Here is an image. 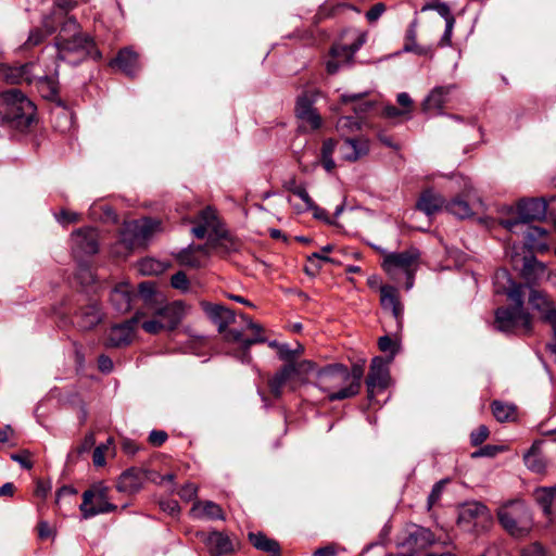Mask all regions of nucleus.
Instances as JSON below:
<instances>
[{
	"mask_svg": "<svg viewBox=\"0 0 556 556\" xmlns=\"http://www.w3.org/2000/svg\"><path fill=\"white\" fill-rule=\"evenodd\" d=\"M143 482L142 473L135 468L124 471L117 481V490L123 493H136L138 492Z\"/></svg>",
	"mask_w": 556,
	"mask_h": 556,
	"instance_id": "obj_37",
	"label": "nucleus"
},
{
	"mask_svg": "<svg viewBox=\"0 0 556 556\" xmlns=\"http://www.w3.org/2000/svg\"><path fill=\"white\" fill-rule=\"evenodd\" d=\"M501 526L513 536H526L532 528V514L528 505L519 498L503 504L497 510Z\"/></svg>",
	"mask_w": 556,
	"mask_h": 556,
	"instance_id": "obj_5",
	"label": "nucleus"
},
{
	"mask_svg": "<svg viewBox=\"0 0 556 556\" xmlns=\"http://www.w3.org/2000/svg\"><path fill=\"white\" fill-rule=\"evenodd\" d=\"M416 36H417L416 25L415 24H410L409 27L406 30L404 51H406V52H414V53H416L418 55L427 54L428 50L426 48L420 47L419 45H417Z\"/></svg>",
	"mask_w": 556,
	"mask_h": 556,
	"instance_id": "obj_44",
	"label": "nucleus"
},
{
	"mask_svg": "<svg viewBox=\"0 0 556 556\" xmlns=\"http://www.w3.org/2000/svg\"><path fill=\"white\" fill-rule=\"evenodd\" d=\"M201 306L206 315L217 325L218 331L225 333L229 330L228 326L237 323V316L230 308L220 305L202 302Z\"/></svg>",
	"mask_w": 556,
	"mask_h": 556,
	"instance_id": "obj_22",
	"label": "nucleus"
},
{
	"mask_svg": "<svg viewBox=\"0 0 556 556\" xmlns=\"http://www.w3.org/2000/svg\"><path fill=\"white\" fill-rule=\"evenodd\" d=\"M42 26L45 29L35 28L29 33L28 39L25 42L27 48L38 46L47 36L51 35L55 30V26L51 21V17H45Z\"/></svg>",
	"mask_w": 556,
	"mask_h": 556,
	"instance_id": "obj_42",
	"label": "nucleus"
},
{
	"mask_svg": "<svg viewBox=\"0 0 556 556\" xmlns=\"http://www.w3.org/2000/svg\"><path fill=\"white\" fill-rule=\"evenodd\" d=\"M136 298L140 299L139 291L136 293L132 286L122 282L112 290L110 300L116 312L125 314L131 309Z\"/></svg>",
	"mask_w": 556,
	"mask_h": 556,
	"instance_id": "obj_25",
	"label": "nucleus"
},
{
	"mask_svg": "<svg viewBox=\"0 0 556 556\" xmlns=\"http://www.w3.org/2000/svg\"><path fill=\"white\" fill-rule=\"evenodd\" d=\"M473 199L479 201L475 194L473 188L466 184L462 194L454 198L451 202H446L445 210L458 218H468L473 215Z\"/></svg>",
	"mask_w": 556,
	"mask_h": 556,
	"instance_id": "obj_20",
	"label": "nucleus"
},
{
	"mask_svg": "<svg viewBox=\"0 0 556 556\" xmlns=\"http://www.w3.org/2000/svg\"><path fill=\"white\" fill-rule=\"evenodd\" d=\"M317 387L327 394L329 401H342L341 394L349 388L348 367L331 364L317 371Z\"/></svg>",
	"mask_w": 556,
	"mask_h": 556,
	"instance_id": "obj_7",
	"label": "nucleus"
},
{
	"mask_svg": "<svg viewBox=\"0 0 556 556\" xmlns=\"http://www.w3.org/2000/svg\"><path fill=\"white\" fill-rule=\"evenodd\" d=\"M75 279L81 286H89L94 281V275L87 263L78 262V268L75 274Z\"/></svg>",
	"mask_w": 556,
	"mask_h": 556,
	"instance_id": "obj_48",
	"label": "nucleus"
},
{
	"mask_svg": "<svg viewBox=\"0 0 556 556\" xmlns=\"http://www.w3.org/2000/svg\"><path fill=\"white\" fill-rule=\"evenodd\" d=\"M434 542L435 536L429 529L412 525L406 528L405 536L401 541L400 545L409 552L408 556H413V554L431 546Z\"/></svg>",
	"mask_w": 556,
	"mask_h": 556,
	"instance_id": "obj_16",
	"label": "nucleus"
},
{
	"mask_svg": "<svg viewBox=\"0 0 556 556\" xmlns=\"http://www.w3.org/2000/svg\"><path fill=\"white\" fill-rule=\"evenodd\" d=\"M36 108L18 89L0 93V117L11 128L26 130L34 122Z\"/></svg>",
	"mask_w": 556,
	"mask_h": 556,
	"instance_id": "obj_3",
	"label": "nucleus"
},
{
	"mask_svg": "<svg viewBox=\"0 0 556 556\" xmlns=\"http://www.w3.org/2000/svg\"><path fill=\"white\" fill-rule=\"evenodd\" d=\"M170 285L173 288L182 292L188 291L189 280L184 271H178L172 276Z\"/></svg>",
	"mask_w": 556,
	"mask_h": 556,
	"instance_id": "obj_53",
	"label": "nucleus"
},
{
	"mask_svg": "<svg viewBox=\"0 0 556 556\" xmlns=\"http://www.w3.org/2000/svg\"><path fill=\"white\" fill-rule=\"evenodd\" d=\"M528 291V304L540 314L543 321L548 323L556 316L555 301L545 290L530 287Z\"/></svg>",
	"mask_w": 556,
	"mask_h": 556,
	"instance_id": "obj_17",
	"label": "nucleus"
},
{
	"mask_svg": "<svg viewBox=\"0 0 556 556\" xmlns=\"http://www.w3.org/2000/svg\"><path fill=\"white\" fill-rule=\"evenodd\" d=\"M46 77L37 62L18 65L0 64V78L8 84H31L36 79Z\"/></svg>",
	"mask_w": 556,
	"mask_h": 556,
	"instance_id": "obj_13",
	"label": "nucleus"
},
{
	"mask_svg": "<svg viewBox=\"0 0 556 556\" xmlns=\"http://www.w3.org/2000/svg\"><path fill=\"white\" fill-rule=\"evenodd\" d=\"M192 233L198 239H203L207 233H213L215 238L211 237L207 243L212 248L224 249L226 252L237 249L236 242L224 229H220L216 211L211 206L205 207L199 213L197 225L192 228Z\"/></svg>",
	"mask_w": 556,
	"mask_h": 556,
	"instance_id": "obj_6",
	"label": "nucleus"
},
{
	"mask_svg": "<svg viewBox=\"0 0 556 556\" xmlns=\"http://www.w3.org/2000/svg\"><path fill=\"white\" fill-rule=\"evenodd\" d=\"M79 510L84 519L113 513L117 506L111 502L110 488L103 482L93 483L83 493Z\"/></svg>",
	"mask_w": 556,
	"mask_h": 556,
	"instance_id": "obj_8",
	"label": "nucleus"
},
{
	"mask_svg": "<svg viewBox=\"0 0 556 556\" xmlns=\"http://www.w3.org/2000/svg\"><path fill=\"white\" fill-rule=\"evenodd\" d=\"M492 413L497 421H513L517 417V407L511 403L493 401L491 404Z\"/></svg>",
	"mask_w": 556,
	"mask_h": 556,
	"instance_id": "obj_41",
	"label": "nucleus"
},
{
	"mask_svg": "<svg viewBox=\"0 0 556 556\" xmlns=\"http://www.w3.org/2000/svg\"><path fill=\"white\" fill-rule=\"evenodd\" d=\"M386 11V5L382 2L374 4L366 13V18L369 23L376 22Z\"/></svg>",
	"mask_w": 556,
	"mask_h": 556,
	"instance_id": "obj_59",
	"label": "nucleus"
},
{
	"mask_svg": "<svg viewBox=\"0 0 556 556\" xmlns=\"http://www.w3.org/2000/svg\"><path fill=\"white\" fill-rule=\"evenodd\" d=\"M138 270L144 276L159 275L163 273L164 265L153 258H144L138 263Z\"/></svg>",
	"mask_w": 556,
	"mask_h": 556,
	"instance_id": "obj_47",
	"label": "nucleus"
},
{
	"mask_svg": "<svg viewBox=\"0 0 556 556\" xmlns=\"http://www.w3.org/2000/svg\"><path fill=\"white\" fill-rule=\"evenodd\" d=\"M251 545L268 556H281V546L275 539L267 536L263 532H250L248 534Z\"/></svg>",
	"mask_w": 556,
	"mask_h": 556,
	"instance_id": "obj_33",
	"label": "nucleus"
},
{
	"mask_svg": "<svg viewBox=\"0 0 556 556\" xmlns=\"http://www.w3.org/2000/svg\"><path fill=\"white\" fill-rule=\"evenodd\" d=\"M546 273V266L535 257L525 258L521 269V277L525 280V290L530 287H536Z\"/></svg>",
	"mask_w": 556,
	"mask_h": 556,
	"instance_id": "obj_31",
	"label": "nucleus"
},
{
	"mask_svg": "<svg viewBox=\"0 0 556 556\" xmlns=\"http://www.w3.org/2000/svg\"><path fill=\"white\" fill-rule=\"evenodd\" d=\"M321 262L330 263L332 262V260L329 256L321 255L320 253L317 252H314L311 255H308L307 264L304 266L305 274L312 277L316 276L321 268Z\"/></svg>",
	"mask_w": 556,
	"mask_h": 556,
	"instance_id": "obj_46",
	"label": "nucleus"
},
{
	"mask_svg": "<svg viewBox=\"0 0 556 556\" xmlns=\"http://www.w3.org/2000/svg\"><path fill=\"white\" fill-rule=\"evenodd\" d=\"M56 58L60 61L77 65L87 58L101 59V52L96 48L93 39L80 30L75 17H67L59 35L55 37Z\"/></svg>",
	"mask_w": 556,
	"mask_h": 556,
	"instance_id": "obj_2",
	"label": "nucleus"
},
{
	"mask_svg": "<svg viewBox=\"0 0 556 556\" xmlns=\"http://www.w3.org/2000/svg\"><path fill=\"white\" fill-rule=\"evenodd\" d=\"M456 89L455 85L439 86L433 88L422 101L424 112H435L441 114L443 109L452 99V93Z\"/></svg>",
	"mask_w": 556,
	"mask_h": 556,
	"instance_id": "obj_21",
	"label": "nucleus"
},
{
	"mask_svg": "<svg viewBox=\"0 0 556 556\" xmlns=\"http://www.w3.org/2000/svg\"><path fill=\"white\" fill-rule=\"evenodd\" d=\"M140 319L141 316L138 311L132 318L112 326L108 334L109 345L118 348L129 344L134 338L135 328Z\"/></svg>",
	"mask_w": 556,
	"mask_h": 556,
	"instance_id": "obj_18",
	"label": "nucleus"
},
{
	"mask_svg": "<svg viewBox=\"0 0 556 556\" xmlns=\"http://www.w3.org/2000/svg\"><path fill=\"white\" fill-rule=\"evenodd\" d=\"M288 366L293 367V374L299 384H303L306 381L307 375L315 370V363L311 361H301L298 363H290Z\"/></svg>",
	"mask_w": 556,
	"mask_h": 556,
	"instance_id": "obj_45",
	"label": "nucleus"
},
{
	"mask_svg": "<svg viewBox=\"0 0 556 556\" xmlns=\"http://www.w3.org/2000/svg\"><path fill=\"white\" fill-rule=\"evenodd\" d=\"M200 538L206 545L211 556H224L233 553L235 545L231 539L219 531H213L210 533L202 532Z\"/></svg>",
	"mask_w": 556,
	"mask_h": 556,
	"instance_id": "obj_23",
	"label": "nucleus"
},
{
	"mask_svg": "<svg viewBox=\"0 0 556 556\" xmlns=\"http://www.w3.org/2000/svg\"><path fill=\"white\" fill-rule=\"evenodd\" d=\"M380 303L384 311H390L396 325L400 327L403 318V305L400 302L399 292L392 286L380 288Z\"/></svg>",
	"mask_w": 556,
	"mask_h": 556,
	"instance_id": "obj_28",
	"label": "nucleus"
},
{
	"mask_svg": "<svg viewBox=\"0 0 556 556\" xmlns=\"http://www.w3.org/2000/svg\"><path fill=\"white\" fill-rule=\"evenodd\" d=\"M396 101L403 108L402 110L405 112V114L410 113L413 108V100L407 92L399 93Z\"/></svg>",
	"mask_w": 556,
	"mask_h": 556,
	"instance_id": "obj_63",
	"label": "nucleus"
},
{
	"mask_svg": "<svg viewBox=\"0 0 556 556\" xmlns=\"http://www.w3.org/2000/svg\"><path fill=\"white\" fill-rule=\"evenodd\" d=\"M226 340L228 342L240 343L242 348V361L248 362L250 359L249 350L251 345L265 342V337L263 333H253L251 338L243 339L241 330L231 328L226 332Z\"/></svg>",
	"mask_w": 556,
	"mask_h": 556,
	"instance_id": "obj_36",
	"label": "nucleus"
},
{
	"mask_svg": "<svg viewBox=\"0 0 556 556\" xmlns=\"http://www.w3.org/2000/svg\"><path fill=\"white\" fill-rule=\"evenodd\" d=\"M168 435L163 430H152L149 434V443L153 446H161L166 442Z\"/></svg>",
	"mask_w": 556,
	"mask_h": 556,
	"instance_id": "obj_61",
	"label": "nucleus"
},
{
	"mask_svg": "<svg viewBox=\"0 0 556 556\" xmlns=\"http://www.w3.org/2000/svg\"><path fill=\"white\" fill-rule=\"evenodd\" d=\"M513 306L498 307L495 311V328L505 333L530 334L532 332V315L525 308V295L514 291L509 294Z\"/></svg>",
	"mask_w": 556,
	"mask_h": 556,
	"instance_id": "obj_4",
	"label": "nucleus"
},
{
	"mask_svg": "<svg viewBox=\"0 0 556 556\" xmlns=\"http://www.w3.org/2000/svg\"><path fill=\"white\" fill-rule=\"evenodd\" d=\"M556 496V485L539 486L533 491V497L536 504L542 508L546 517L552 515V506Z\"/></svg>",
	"mask_w": 556,
	"mask_h": 556,
	"instance_id": "obj_39",
	"label": "nucleus"
},
{
	"mask_svg": "<svg viewBox=\"0 0 556 556\" xmlns=\"http://www.w3.org/2000/svg\"><path fill=\"white\" fill-rule=\"evenodd\" d=\"M348 376L350 378L349 388L341 394V397H353L359 393L364 376V366L354 364L351 370L348 368Z\"/></svg>",
	"mask_w": 556,
	"mask_h": 556,
	"instance_id": "obj_40",
	"label": "nucleus"
},
{
	"mask_svg": "<svg viewBox=\"0 0 556 556\" xmlns=\"http://www.w3.org/2000/svg\"><path fill=\"white\" fill-rule=\"evenodd\" d=\"M369 150V140L365 137L345 138L340 147L342 157L348 162H356L367 155Z\"/></svg>",
	"mask_w": 556,
	"mask_h": 556,
	"instance_id": "obj_27",
	"label": "nucleus"
},
{
	"mask_svg": "<svg viewBox=\"0 0 556 556\" xmlns=\"http://www.w3.org/2000/svg\"><path fill=\"white\" fill-rule=\"evenodd\" d=\"M313 110L315 109L313 108V103L307 96L299 97L295 105L296 117H301L307 112H312Z\"/></svg>",
	"mask_w": 556,
	"mask_h": 556,
	"instance_id": "obj_54",
	"label": "nucleus"
},
{
	"mask_svg": "<svg viewBox=\"0 0 556 556\" xmlns=\"http://www.w3.org/2000/svg\"><path fill=\"white\" fill-rule=\"evenodd\" d=\"M102 319V313L98 303L92 302L80 307L73 317V325L79 330L86 331L94 328Z\"/></svg>",
	"mask_w": 556,
	"mask_h": 556,
	"instance_id": "obj_26",
	"label": "nucleus"
},
{
	"mask_svg": "<svg viewBox=\"0 0 556 556\" xmlns=\"http://www.w3.org/2000/svg\"><path fill=\"white\" fill-rule=\"evenodd\" d=\"M417 208L426 215L431 216L441 212L446 206V201L443 195L432 189H427L421 192L417 204Z\"/></svg>",
	"mask_w": 556,
	"mask_h": 556,
	"instance_id": "obj_30",
	"label": "nucleus"
},
{
	"mask_svg": "<svg viewBox=\"0 0 556 556\" xmlns=\"http://www.w3.org/2000/svg\"><path fill=\"white\" fill-rule=\"evenodd\" d=\"M546 230L538 226H527L526 237L529 240L531 247L539 248V243L535 241L546 236Z\"/></svg>",
	"mask_w": 556,
	"mask_h": 556,
	"instance_id": "obj_51",
	"label": "nucleus"
},
{
	"mask_svg": "<svg viewBox=\"0 0 556 556\" xmlns=\"http://www.w3.org/2000/svg\"><path fill=\"white\" fill-rule=\"evenodd\" d=\"M113 444V439L109 438L105 444H101L97 446L92 454L93 465L97 467H102L105 465V452L109 450V446Z\"/></svg>",
	"mask_w": 556,
	"mask_h": 556,
	"instance_id": "obj_50",
	"label": "nucleus"
},
{
	"mask_svg": "<svg viewBox=\"0 0 556 556\" xmlns=\"http://www.w3.org/2000/svg\"><path fill=\"white\" fill-rule=\"evenodd\" d=\"M300 387L293 374V367L285 365L269 380L268 388L274 397L282 396L285 390L295 391Z\"/></svg>",
	"mask_w": 556,
	"mask_h": 556,
	"instance_id": "obj_19",
	"label": "nucleus"
},
{
	"mask_svg": "<svg viewBox=\"0 0 556 556\" xmlns=\"http://www.w3.org/2000/svg\"><path fill=\"white\" fill-rule=\"evenodd\" d=\"M337 129L340 131L344 129H359V123L353 117L342 116L337 122Z\"/></svg>",
	"mask_w": 556,
	"mask_h": 556,
	"instance_id": "obj_60",
	"label": "nucleus"
},
{
	"mask_svg": "<svg viewBox=\"0 0 556 556\" xmlns=\"http://www.w3.org/2000/svg\"><path fill=\"white\" fill-rule=\"evenodd\" d=\"M210 244L189 247L178 254V261L181 265H186L192 268L203 266L204 258L207 257V248Z\"/></svg>",
	"mask_w": 556,
	"mask_h": 556,
	"instance_id": "obj_35",
	"label": "nucleus"
},
{
	"mask_svg": "<svg viewBox=\"0 0 556 556\" xmlns=\"http://www.w3.org/2000/svg\"><path fill=\"white\" fill-rule=\"evenodd\" d=\"M430 9L438 12L445 20V24L450 21L455 22L453 14L451 13L450 7L444 2H433L429 5Z\"/></svg>",
	"mask_w": 556,
	"mask_h": 556,
	"instance_id": "obj_56",
	"label": "nucleus"
},
{
	"mask_svg": "<svg viewBox=\"0 0 556 556\" xmlns=\"http://www.w3.org/2000/svg\"><path fill=\"white\" fill-rule=\"evenodd\" d=\"M521 556H545V552L542 545L533 543L522 549Z\"/></svg>",
	"mask_w": 556,
	"mask_h": 556,
	"instance_id": "obj_64",
	"label": "nucleus"
},
{
	"mask_svg": "<svg viewBox=\"0 0 556 556\" xmlns=\"http://www.w3.org/2000/svg\"><path fill=\"white\" fill-rule=\"evenodd\" d=\"M161 223L153 218H142L125 223L122 232L123 241L129 248L144 245L160 230Z\"/></svg>",
	"mask_w": 556,
	"mask_h": 556,
	"instance_id": "obj_10",
	"label": "nucleus"
},
{
	"mask_svg": "<svg viewBox=\"0 0 556 556\" xmlns=\"http://www.w3.org/2000/svg\"><path fill=\"white\" fill-rule=\"evenodd\" d=\"M303 348L302 345L298 344V348L292 350L287 344L277 345V353L279 355V358L288 362V364L293 363L294 358L298 354L302 353Z\"/></svg>",
	"mask_w": 556,
	"mask_h": 556,
	"instance_id": "obj_49",
	"label": "nucleus"
},
{
	"mask_svg": "<svg viewBox=\"0 0 556 556\" xmlns=\"http://www.w3.org/2000/svg\"><path fill=\"white\" fill-rule=\"evenodd\" d=\"M139 296L142 302L139 311L141 318L150 316L141 323V328L150 334L176 329L188 311L187 304L181 300L167 302L151 281L139 285Z\"/></svg>",
	"mask_w": 556,
	"mask_h": 556,
	"instance_id": "obj_1",
	"label": "nucleus"
},
{
	"mask_svg": "<svg viewBox=\"0 0 556 556\" xmlns=\"http://www.w3.org/2000/svg\"><path fill=\"white\" fill-rule=\"evenodd\" d=\"M518 218L502 222V225L513 231L519 224L542 220L547 214V203L544 199L521 200L517 205Z\"/></svg>",
	"mask_w": 556,
	"mask_h": 556,
	"instance_id": "obj_12",
	"label": "nucleus"
},
{
	"mask_svg": "<svg viewBox=\"0 0 556 556\" xmlns=\"http://www.w3.org/2000/svg\"><path fill=\"white\" fill-rule=\"evenodd\" d=\"M11 459L18 463L25 469L33 468L31 454L27 450L11 454Z\"/></svg>",
	"mask_w": 556,
	"mask_h": 556,
	"instance_id": "obj_55",
	"label": "nucleus"
},
{
	"mask_svg": "<svg viewBox=\"0 0 556 556\" xmlns=\"http://www.w3.org/2000/svg\"><path fill=\"white\" fill-rule=\"evenodd\" d=\"M494 291L498 294H509L517 291L525 295V286L513 280L510 274L506 269L496 270L493 278Z\"/></svg>",
	"mask_w": 556,
	"mask_h": 556,
	"instance_id": "obj_32",
	"label": "nucleus"
},
{
	"mask_svg": "<svg viewBox=\"0 0 556 556\" xmlns=\"http://www.w3.org/2000/svg\"><path fill=\"white\" fill-rule=\"evenodd\" d=\"M389 381L388 363L382 357H375L371 361L366 378L368 399L371 401L378 393L386 390L389 386Z\"/></svg>",
	"mask_w": 556,
	"mask_h": 556,
	"instance_id": "obj_15",
	"label": "nucleus"
},
{
	"mask_svg": "<svg viewBox=\"0 0 556 556\" xmlns=\"http://www.w3.org/2000/svg\"><path fill=\"white\" fill-rule=\"evenodd\" d=\"M492 520L490 509L480 502L466 503L458 516V523H490Z\"/></svg>",
	"mask_w": 556,
	"mask_h": 556,
	"instance_id": "obj_24",
	"label": "nucleus"
},
{
	"mask_svg": "<svg viewBox=\"0 0 556 556\" xmlns=\"http://www.w3.org/2000/svg\"><path fill=\"white\" fill-rule=\"evenodd\" d=\"M178 494L184 501H192L197 498L198 486L194 483L188 482L179 490Z\"/></svg>",
	"mask_w": 556,
	"mask_h": 556,
	"instance_id": "obj_58",
	"label": "nucleus"
},
{
	"mask_svg": "<svg viewBox=\"0 0 556 556\" xmlns=\"http://www.w3.org/2000/svg\"><path fill=\"white\" fill-rule=\"evenodd\" d=\"M302 122L306 123L311 129L315 130L318 129L321 126V117L316 112V110H313L312 112H307L303 116L299 117Z\"/></svg>",
	"mask_w": 556,
	"mask_h": 556,
	"instance_id": "obj_57",
	"label": "nucleus"
},
{
	"mask_svg": "<svg viewBox=\"0 0 556 556\" xmlns=\"http://www.w3.org/2000/svg\"><path fill=\"white\" fill-rule=\"evenodd\" d=\"M191 514L199 519L225 520L223 508L212 501H195Z\"/></svg>",
	"mask_w": 556,
	"mask_h": 556,
	"instance_id": "obj_34",
	"label": "nucleus"
},
{
	"mask_svg": "<svg viewBox=\"0 0 556 556\" xmlns=\"http://www.w3.org/2000/svg\"><path fill=\"white\" fill-rule=\"evenodd\" d=\"M490 431L486 426L481 425L470 434V442L473 446L482 444L489 437Z\"/></svg>",
	"mask_w": 556,
	"mask_h": 556,
	"instance_id": "obj_52",
	"label": "nucleus"
},
{
	"mask_svg": "<svg viewBox=\"0 0 556 556\" xmlns=\"http://www.w3.org/2000/svg\"><path fill=\"white\" fill-rule=\"evenodd\" d=\"M72 251L75 258L93 255L99 250V235L94 228L87 227L74 231L71 236Z\"/></svg>",
	"mask_w": 556,
	"mask_h": 556,
	"instance_id": "obj_14",
	"label": "nucleus"
},
{
	"mask_svg": "<svg viewBox=\"0 0 556 556\" xmlns=\"http://www.w3.org/2000/svg\"><path fill=\"white\" fill-rule=\"evenodd\" d=\"M111 66L117 67L124 74L134 76L139 71V55L131 48L121 49L115 59L110 62Z\"/></svg>",
	"mask_w": 556,
	"mask_h": 556,
	"instance_id": "obj_29",
	"label": "nucleus"
},
{
	"mask_svg": "<svg viewBox=\"0 0 556 556\" xmlns=\"http://www.w3.org/2000/svg\"><path fill=\"white\" fill-rule=\"evenodd\" d=\"M541 442H534L523 456L527 468L536 473L544 472L546 468V460L541 452Z\"/></svg>",
	"mask_w": 556,
	"mask_h": 556,
	"instance_id": "obj_38",
	"label": "nucleus"
},
{
	"mask_svg": "<svg viewBox=\"0 0 556 556\" xmlns=\"http://www.w3.org/2000/svg\"><path fill=\"white\" fill-rule=\"evenodd\" d=\"M283 188L287 191L300 198L304 202L306 208L312 210L315 207V203L313 199L309 197L308 192L306 191L305 186L302 184H298L294 177H291L290 179L286 180L283 182Z\"/></svg>",
	"mask_w": 556,
	"mask_h": 556,
	"instance_id": "obj_43",
	"label": "nucleus"
},
{
	"mask_svg": "<svg viewBox=\"0 0 556 556\" xmlns=\"http://www.w3.org/2000/svg\"><path fill=\"white\" fill-rule=\"evenodd\" d=\"M420 253L417 249H409L400 253H389L384 256L382 267L386 273L395 278L400 273L407 277L406 289L414 283V274L419 266Z\"/></svg>",
	"mask_w": 556,
	"mask_h": 556,
	"instance_id": "obj_9",
	"label": "nucleus"
},
{
	"mask_svg": "<svg viewBox=\"0 0 556 556\" xmlns=\"http://www.w3.org/2000/svg\"><path fill=\"white\" fill-rule=\"evenodd\" d=\"M501 451H502L501 446H497V445H484L479 451L472 453V457H478V456L493 457V456H495Z\"/></svg>",
	"mask_w": 556,
	"mask_h": 556,
	"instance_id": "obj_62",
	"label": "nucleus"
},
{
	"mask_svg": "<svg viewBox=\"0 0 556 556\" xmlns=\"http://www.w3.org/2000/svg\"><path fill=\"white\" fill-rule=\"evenodd\" d=\"M366 41L365 33H356L352 43H333L329 51V59L326 61V71L328 74H336L342 65L349 64L356 51Z\"/></svg>",
	"mask_w": 556,
	"mask_h": 556,
	"instance_id": "obj_11",
	"label": "nucleus"
}]
</instances>
